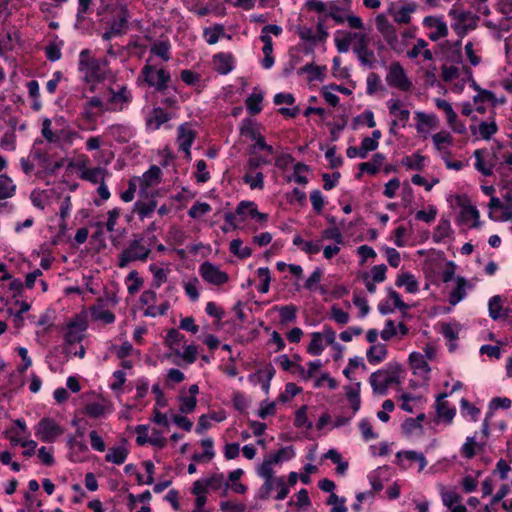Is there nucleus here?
Segmentation results:
<instances>
[{"label": "nucleus", "instance_id": "obj_1", "mask_svg": "<svg viewBox=\"0 0 512 512\" xmlns=\"http://www.w3.org/2000/svg\"><path fill=\"white\" fill-rule=\"evenodd\" d=\"M399 371V365L388 364L386 369L372 373L369 381L373 392L379 395H385L391 384L400 383Z\"/></svg>", "mask_w": 512, "mask_h": 512}, {"label": "nucleus", "instance_id": "obj_2", "mask_svg": "<svg viewBox=\"0 0 512 512\" xmlns=\"http://www.w3.org/2000/svg\"><path fill=\"white\" fill-rule=\"evenodd\" d=\"M143 80L150 86L154 87L155 90L163 95H166L169 89V82L171 76L165 69H156L154 66L145 65L142 68Z\"/></svg>", "mask_w": 512, "mask_h": 512}, {"label": "nucleus", "instance_id": "obj_3", "mask_svg": "<svg viewBox=\"0 0 512 512\" xmlns=\"http://www.w3.org/2000/svg\"><path fill=\"white\" fill-rule=\"evenodd\" d=\"M143 238H135L130 242L128 247L119 254V267L124 268L132 261H145L149 254L150 249L142 245Z\"/></svg>", "mask_w": 512, "mask_h": 512}, {"label": "nucleus", "instance_id": "obj_4", "mask_svg": "<svg viewBox=\"0 0 512 512\" xmlns=\"http://www.w3.org/2000/svg\"><path fill=\"white\" fill-rule=\"evenodd\" d=\"M63 433L61 427L52 418H43L36 427V435L43 442L51 443Z\"/></svg>", "mask_w": 512, "mask_h": 512}, {"label": "nucleus", "instance_id": "obj_5", "mask_svg": "<svg viewBox=\"0 0 512 512\" xmlns=\"http://www.w3.org/2000/svg\"><path fill=\"white\" fill-rule=\"evenodd\" d=\"M199 273L206 282L217 286L223 285L229 280L226 272L221 271L218 266L208 261L200 265Z\"/></svg>", "mask_w": 512, "mask_h": 512}, {"label": "nucleus", "instance_id": "obj_6", "mask_svg": "<svg viewBox=\"0 0 512 512\" xmlns=\"http://www.w3.org/2000/svg\"><path fill=\"white\" fill-rule=\"evenodd\" d=\"M375 23L378 32L382 35L390 48L395 50L398 45L396 28L388 21L384 14L377 15L375 18Z\"/></svg>", "mask_w": 512, "mask_h": 512}, {"label": "nucleus", "instance_id": "obj_7", "mask_svg": "<svg viewBox=\"0 0 512 512\" xmlns=\"http://www.w3.org/2000/svg\"><path fill=\"white\" fill-rule=\"evenodd\" d=\"M386 80L390 86L397 87L402 91H409L412 82L406 77L403 67L399 63L390 66Z\"/></svg>", "mask_w": 512, "mask_h": 512}, {"label": "nucleus", "instance_id": "obj_8", "mask_svg": "<svg viewBox=\"0 0 512 512\" xmlns=\"http://www.w3.org/2000/svg\"><path fill=\"white\" fill-rule=\"evenodd\" d=\"M83 72H85L86 82H102L106 78L107 61L95 58L89 61Z\"/></svg>", "mask_w": 512, "mask_h": 512}, {"label": "nucleus", "instance_id": "obj_9", "mask_svg": "<svg viewBox=\"0 0 512 512\" xmlns=\"http://www.w3.org/2000/svg\"><path fill=\"white\" fill-rule=\"evenodd\" d=\"M177 132V142L179 145V149L184 151L186 157L189 159L191 156L190 147L192 146L196 138V132L189 128L188 124H181L178 127Z\"/></svg>", "mask_w": 512, "mask_h": 512}, {"label": "nucleus", "instance_id": "obj_10", "mask_svg": "<svg viewBox=\"0 0 512 512\" xmlns=\"http://www.w3.org/2000/svg\"><path fill=\"white\" fill-rule=\"evenodd\" d=\"M130 14L125 4H120L117 7L115 18L111 22L112 33L122 35L128 29V19Z\"/></svg>", "mask_w": 512, "mask_h": 512}, {"label": "nucleus", "instance_id": "obj_11", "mask_svg": "<svg viewBox=\"0 0 512 512\" xmlns=\"http://www.w3.org/2000/svg\"><path fill=\"white\" fill-rule=\"evenodd\" d=\"M172 119V114L165 112L161 107H156L146 116V125L152 130H158L162 124Z\"/></svg>", "mask_w": 512, "mask_h": 512}, {"label": "nucleus", "instance_id": "obj_12", "mask_svg": "<svg viewBox=\"0 0 512 512\" xmlns=\"http://www.w3.org/2000/svg\"><path fill=\"white\" fill-rule=\"evenodd\" d=\"M282 33V28L275 24H268L262 28L260 40L263 42V54L273 53V42L270 34L279 36Z\"/></svg>", "mask_w": 512, "mask_h": 512}, {"label": "nucleus", "instance_id": "obj_13", "mask_svg": "<svg viewBox=\"0 0 512 512\" xmlns=\"http://www.w3.org/2000/svg\"><path fill=\"white\" fill-rule=\"evenodd\" d=\"M276 373L275 368L268 364L263 369L257 370L254 374L249 376V379L253 381L257 378L258 382L261 383L263 391L268 394L270 388V381Z\"/></svg>", "mask_w": 512, "mask_h": 512}, {"label": "nucleus", "instance_id": "obj_14", "mask_svg": "<svg viewBox=\"0 0 512 512\" xmlns=\"http://www.w3.org/2000/svg\"><path fill=\"white\" fill-rule=\"evenodd\" d=\"M234 58L230 53H218L213 56L214 69L222 74L226 75L233 70Z\"/></svg>", "mask_w": 512, "mask_h": 512}, {"label": "nucleus", "instance_id": "obj_15", "mask_svg": "<svg viewBox=\"0 0 512 512\" xmlns=\"http://www.w3.org/2000/svg\"><path fill=\"white\" fill-rule=\"evenodd\" d=\"M457 204L462 207L460 212V220L466 222L469 218L474 220L479 219V211L477 208L470 204L469 199L466 196H457Z\"/></svg>", "mask_w": 512, "mask_h": 512}, {"label": "nucleus", "instance_id": "obj_16", "mask_svg": "<svg viewBox=\"0 0 512 512\" xmlns=\"http://www.w3.org/2000/svg\"><path fill=\"white\" fill-rule=\"evenodd\" d=\"M446 396V393L438 395L436 401V411L438 417L443 418L447 423H451L456 411L454 408H450L448 402L444 400Z\"/></svg>", "mask_w": 512, "mask_h": 512}, {"label": "nucleus", "instance_id": "obj_17", "mask_svg": "<svg viewBox=\"0 0 512 512\" xmlns=\"http://www.w3.org/2000/svg\"><path fill=\"white\" fill-rule=\"evenodd\" d=\"M385 160V156L381 153H375L372 156L371 162H363L359 164L360 172L356 175L357 178L361 177L362 172H367L371 175L376 174L379 171V168L382 166Z\"/></svg>", "mask_w": 512, "mask_h": 512}, {"label": "nucleus", "instance_id": "obj_18", "mask_svg": "<svg viewBox=\"0 0 512 512\" xmlns=\"http://www.w3.org/2000/svg\"><path fill=\"white\" fill-rule=\"evenodd\" d=\"M85 329V326L82 322H78L76 319L72 320L68 324V331L65 333V341L69 344H74L76 342H80L82 340V332Z\"/></svg>", "mask_w": 512, "mask_h": 512}, {"label": "nucleus", "instance_id": "obj_19", "mask_svg": "<svg viewBox=\"0 0 512 512\" xmlns=\"http://www.w3.org/2000/svg\"><path fill=\"white\" fill-rule=\"evenodd\" d=\"M243 209H249V216L256 218L261 223H265L268 220V215L259 212L256 204L252 201H241L236 208V214L240 215Z\"/></svg>", "mask_w": 512, "mask_h": 512}, {"label": "nucleus", "instance_id": "obj_20", "mask_svg": "<svg viewBox=\"0 0 512 512\" xmlns=\"http://www.w3.org/2000/svg\"><path fill=\"white\" fill-rule=\"evenodd\" d=\"M389 113L396 117L397 121L402 123L405 127L410 118V111L408 109H401V102L399 100H391L388 102Z\"/></svg>", "mask_w": 512, "mask_h": 512}, {"label": "nucleus", "instance_id": "obj_21", "mask_svg": "<svg viewBox=\"0 0 512 512\" xmlns=\"http://www.w3.org/2000/svg\"><path fill=\"white\" fill-rule=\"evenodd\" d=\"M367 360L370 364H378L387 356V347L385 344L372 345L366 353Z\"/></svg>", "mask_w": 512, "mask_h": 512}, {"label": "nucleus", "instance_id": "obj_22", "mask_svg": "<svg viewBox=\"0 0 512 512\" xmlns=\"http://www.w3.org/2000/svg\"><path fill=\"white\" fill-rule=\"evenodd\" d=\"M160 176H161V169L158 167V166H151L148 171H146L144 174H143V178H142V186H141V194L142 193H145V190L147 187L155 184V183H158L160 181Z\"/></svg>", "mask_w": 512, "mask_h": 512}, {"label": "nucleus", "instance_id": "obj_23", "mask_svg": "<svg viewBox=\"0 0 512 512\" xmlns=\"http://www.w3.org/2000/svg\"><path fill=\"white\" fill-rule=\"evenodd\" d=\"M128 450L124 446L109 448L105 460L110 463L121 465L125 462Z\"/></svg>", "mask_w": 512, "mask_h": 512}, {"label": "nucleus", "instance_id": "obj_24", "mask_svg": "<svg viewBox=\"0 0 512 512\" xmlns=\"http://www.w3.org/2000/svg\"><path fill=\"white\" fill-rule=\"evenodd\" d=\"M201 445L204 447L203 453H194L192 455V460L195 462H203V461H210L214 456V450H213V440L211 438L203 439L201 441Z\"/></svg>", "mask_w": 512, "mask_h": 512}, {"label": "nucleus", "instance_id": "obj_25", "mask_svg": "<svg viewBox=\"0 0 512 512\" xmlns=\"http://www.w3.org/2000/svg\"><path fill=\"white\" fill-rule=\"evenodd\" d=\"M325 71L326 66H316L313 63H307L298 70V74L302 75L304 73H309L312 74V76L309 77V81H313L315 79L322 81L325 76Z\"/></svg>", "mask_w": 512, "mask_h": 512}, {"label": "nucleus", "instance_id": "obj_26", "mask_svg": "<svg viewBox=\"0 0 512 512\" xmlns=\"http://www.w3.org/2000/svg\"><path fill=\"white\" fill-rule=\"evenodd\" d=\"M396 285L398 287L405 286L408 293H416L419 289L418 282L409 272L402 273L397 277Z\"/></svg>", "mask_w": 512, "mask_h": 512}, {"label": "nucleus", "instance_id": "obj_27", "mask_svg": "<svg viewBox=\"0 0 512 512\" xmlns=\"http://www.w3.org/2000/svg\"><path fill=\"white\" fill-rule=\"evenodd\" d=\"M417 5L415 3H408L401 7L399 11L393 13L394 21L399 24H409L411 21L410 14L415 12Z\"/></svg>", "mask_w": 512, "mask_h": 512}, {"label": "nucleus", "instance_id": "obj_28", "mask_svg": "<svg viewBox=\"0 0 512 512\" xmlns=\"http://www.w3.org/2000/svg\"><path fill=\"white\" fill-rule=\"evenodd\" d=\"M485 149H477L474 151V157L476 159L475 168L477 171L482 173L484 176H491L493 173L494 164L490 163V166L484 163Z\"/></svg>", "mask_w": 512, "mask_h": 512}, {"label": "nucleus", "instance_id": "obj_29", "mask_svg": "<svg viewBox=\"0 0 512 512\" xmlns=\"http://www.w3.org/2000/svg\"><path fill=\"white\" fill-rule=\"evenodd\" d=\"M324 350L323 336L320 332H314L311 334V341L307 347V352L314 356H319Z\"/></svg>", "mask_w": 512, "mask_h": 512}, {"label": "nucleus", "instance_id": "obj_30", "mask_svg": "<svg viewBox=\"0 0 512 512\" xmlns=\"http://www.w3.org/2000/svg\"><path fill=\"white\" fill-rule=\"evenodd\" d=\"M295 456L293 446L282 447L275 454L269 455L267 458L274 464H279L282 461H287Z\"/></svg>", "mask_w": 512, "mask_h": 512}, {"label": "nucleus", "instance_id": "obj_31", "mask_svg": "<svg viewBox=\"0 0 512 512\" xmlns=\"http://www.w3.org/2000/svg\"><path fill=\"white\" fill-rule=\"evenodd\" d=\"M16 186L6 174L0 175V199H7L14 195Z\"/></svg>", "mask_w": 512, "mask_h": 512}, {"label": "nucleus", "instance_id": "obj_32", "mask_svg": "<svg viewBox=\"0 0 512 512\" xmlns=\"http://www.w3.org/2000/svg\"><path fill=\"white\" fill-rule=\"evenodd\" d=\"M451 225L450 221L448 219H440L437 227L435 228V232L433 234V240L435 242H441L446 237H448L451 234Z\"/></svg>", "mask_w": 512, "mask_h": 512}, {"label": "nucleus", "instance_id": "obj_33", "mask_svg": "<svg viewBox=\"0 0 512 512\" xmlns=\"http://www.w3.org/2000/svg\"><path fill=\"white\" fill-rule=\"evenodd\" d=\"M410 364L411 366L419 373H429L430 367L426 360L424 359V356L420 353L413 352L409 356Z\"/></svg>", "mask_w": 512, "mask_h": 512}, {"label": "nucleus", "instance_id": "obj_34", "mask_svg": "<svg viewBox=\"0 0 512 512\" xmlns=\"http://www.w3.org/2000/svg\"><path fill=\"white\" fill-rule=\"evenodd\" d=\"M263 101L262 93H252L247 97L245 103L248 112L252 115H256L261 112L262 106L261 102Z\"/></svg>", "mask_w": 512, "mask_h": 512}, {"label": "nucleus", "instance_id": "obj_35", "mask_svg": "<svg viewBox=\"0 0 512 512\" xmlns=\"http://www.w3.org/2000/svg\"><path fill=\"white\" fill-rule=\"evenodd\" d=\"M157 203L151 199L148 202L137 201L134 204V212H137L141 219L149 216L156 208Z\"/></svg>", "mask_w": 512, "mask_h": 512}, {"label": "nucleus", "instance_id": "obj_36", "mask_svg": "<svg viewBox=\"0 0 512 512\" xmlns=\"http://www.w3.org/2000/svg\"><path fill=\"white\" fill-rule=\"evenodd\" d=\"M425 157L416 153L412 156H406L402 159V164L411 170L421 171L424 167Z\"/></svg>", "mask_w": 512, "mask_h": 512}, {"label": "nucleus", "instance_id": "obj_37", "mask_svg": "<svg viewBox=\"0 0 512 512\" xmlns=\"http://www.w3.org/2000/svg\"><path fill=\"white\" fill-rule=\"evenodd\" d=\"M465 285H466V280L461 277L458 278L456 287L450 293L449 303L451 305H456L465 297V295H466Z\"/></svg>", "mask_w": 512, "mask_h": 512}, {"label": "nucleus", "instance_id": "obj_38", "mask_svg": "<svg viewBox=\"0 0 512 512\" xmlns=\"http://www.w3.org/2000/svg\"><path fill=\"white\" fill-rule=\"evenodd\" d=\"M230 251L241 259H246L252 254L250 247H242V241L240 239H234L230 242Z\"/></svg>", "mask_w": 512, "mask_h": 512}, {"label": "nucleus", "instance_id": "obj_39", "mask_svg": "<svg viewBox=\"0 0 512 512\" xmlns=\"http://www.w3.org/2000/svg\"><path fill=\"white\" fill-rule=\"evenodd\" d=\"M435 103L437 108L445 112L448 124H453L454 122H456L458 116L453 110L452 105L448 101L437 98Z\"/></svg>", "mask_w": 512, "mask_h": 512}, {"label": "nucleus", "instance_id": "obj_40", "mask_svg": "<svg viewBox=\"0 0 512 512\" xmlns=\"http://www.w3.org/2000/svg\"><path fill=\"white\" fill-rule=\"evenodd\" d=\"M357 388H353L350 386H347L346 389V397L348 401L351 403V407L354 412H357L360 408V393H359V386L360 383L356 384Z\"/></svg>", "mask_w": 512, "mask_h": 512}, {"label": "nucleus", "instance_id": "obj_41", "mask_svg": "<svg viewBox=\"0 0 512 512\" xmlns=\"http://www.w3.org/2000/svg\"><path fill=\"white\" fill-rule=\"evenodd\" d=\"M297 308L294 305H286L279 308L280 322L287 324L296 320Z\"/></svg>", "mask_w": 512, "mask_h": 512}, {"label": "nucleus", "instance_id": "obj_42", "mask_svg": "<svg viewBox=\"0 0 512 512\" xmlns=\"http://www.w3.org/2000/svg\"><path fill=\"white\" fill-rule=\"evenodd\" d=\"M129 281H132V284H130L127 288L130 295L136 294L144 283L143 279L139 277V274L136 270L131 271L126 277V282Z\"/></svg>", "mask_w": 512, "mask_h": 512}, {"label": "nucleus", "instance_id": "obj_43", "mask_svg": "<svg viewBox=\"0 0 512 512\" xmlns=\"http://www.w3.org/2000/svg\"><path fill=\"white\" fill-rule=\"evenodd\" d=\"M489 316L493 320H497L501 317V310H502V298L499 295H495L490 298L489 303Z\"/></svg>", "mask_w": 512, "mask_h": 512}, {"label": "nucleus", "instance_id": "obj_44", "mask_svg": "<svg viewBox=\"0 0 512 512\" xmlns=\"http://www.w3.org/2000/svg\"><path fill=\"white\" fill-rule=\"evenodd\" d=\"M179 401L181 402L179 411L183 414L192 413L195 410L196 405H197L196 397H192V396L180 395Z\"/></svg>", "mask_w": 512, "mask_h": 512}, {"label": "nucleus", "instance_id": "obj_45", "mask_svg": "<svg viewBox=\"0 0 512 512\" xmlns=\"http://www.w3.org/2000/svg\"><path fill=\"white\" fill-rule=\"evenodd\" d=\"M307 406L304 405L300 407L295 415L294 425L298 428L305 427L307 429H312L313 424L311 421L307 419Z\"/></svg>", "mask_w": 512, "mask_h": 512}, {"label": "nucleus", "instance_id": "obj_46", "mask_svg": "<svg viewBox=\"0 0 512 512\" xmlns=\"http://www.w3.org/2000/svg\"><path fill=\"white\" fill-rule=\"evenodd\" d=\"M243 181L249 184L251 189H262L264 187V175L262 172H257L254 176L246 173Z\"/></svg>", "mask_w": 512, "mask_h": 512}, {"label": "nucleus", "instance_id": "obj_47", "mask_svg": "<svg viewBox=\"0 0 512 512\" xmlns=\"http://www.w3.org/2000/svg\"><path fill=\"white\" fill-rule=\"evenodd\" d=\"M258 277L261 278L262 283L258 287L259 292L267 293L270 288V270L268 267H260L257 270Z\"/></svg>", "mask_w": 512, "mask_h": 512}, {"label": "nucleus", "instance_id": "obj_48", "mask_svg": "<svg viewBox=\"0 0 512 512\" xmlns=\"http://www.w3.org/2000/svg\"><path fill=\"white\" fill-rule=\"evenodd\" d=\"M497 130L498 127L494 121L490 123L482 121L478 128L481 137L485 140H489L497 132Z\"/></svg>", "mask_w": 512, "mask_h": 512}, {"label": "nucleus", "instance_id": "obj_49", "mask_svg": "<svg viewBox=\"0 0 512 512\" xmlns=\"http://www.w3.org/2000/svg\"><path fill=\"white\" fill-rule=\"evenodd\" d=\"M169 50H170V44L165 41L157 42L151 48V52L153 54H155L156 56L161 57L164 61H168L170 58Z\"/></svg>", "mask_w": 512, "mask_h": 512}, {"label": "nucleus", "instance_id": "obj_50", "mask_svg": "<svg viewBox=\"0 0 512 512\" xmlns=\"http://www.w3.org/2000/svg\"><path fill=\"white\" fill-rule=\"evenodd\" d=\"M302 391L300 387H298L295 383H287L285 385V392L279 395V401L285 403L290 400L291 397L296 396Z\"/></svg>", "mask_w": 512, "mask_h": 512}, {"label": "nucleus", "instance_id": "obj_51", "mask_svg": "<svg viewBox=\"0 0 512 512\" xmlns=\"http://www.w3.org/2000/svg\"><path fill=\"white\" fill-rule=\"evenodd\" d=\"M210 210L211 207L208 203L197 202L189 209L188 215L191 218H199L200 216L208 213Z\"/></svg>", "mask_w": 512, "mask_h": 512}, {"label": "nucleus", "instance_id": "obj_52", "mask_svg": "<svg viewBox=\"0 0 512 512\" xmlns=\"http://www.w3.org/2000/svg\"><path fill=\"white\" fill-rule=\"evenodd\" d=\"M425 419V414L421 413L416 418H407L402 427L407 433H412L415 429L421 428V422Z\"/></svg>", "mask_w": 512, "mask_h": 512}, {"label": "nucleus", "instance_id": "obj_53", "mask_svg": "<svg viewBox=\"0 0 512 512\" xmlns=\"http://www.w3.org/2000/svg\"><path fill=\"white\" fill-rule=\"evenodd\" d=\"M359 428L365 441L378 438V435L373 431L372 425L368 419H362L359 423Z\"/></svg>", "mask_w": 512, "mask_h": 512}, {"label": "nucleus", "instance_id": "obj_54", "mask_svg": "<svg viewBox=\"0 0 512 512\" xmlns=\"http://www.w3.org/2000/svg\"><path fill=\"white\" fill-rule=\"evenodd\" d=\"M204 34L209 44H215L218 42L220 35H224V27L222 25H216L212 29H206Z\"/></svg>", "mask_w": 512, "mask_h": 512}, {"label": "nucleus", "instance_id": "obj_55", "mask_svg": "<svg viewBox=\"0 0 512 512\" xmlns=\"http://www.w3.org/2000/svg\"><path fill=\"white\" fill-rule=\"evenodd\" d=\"M150 270L153 272V286L156 288H159L167 281V272L164 269L150 265Z\"/></svg>", "mask_w": 512, "mask_h": 512}, {"label": "nucleus", "instance_id": "obj_56", "mask_svg": "<svg viewBox=\"0 0 512 512\" xmlns=\"http://www.w3.org/2000/svg\"><path fill=\"white\" fill-rule=\"evenodd\" d=\"M272 463L268 458L264 459L262 464L259 466L257 473L258 475L263 478L264 480L273 479L274 477V471L272 469Z\"/></svg>", "mask_w": 512, "mask_h": 512}, {"label": "nucleus", "instance_id": "obj_57", "mask_svg": "<svg viewBox=\"0 0 512 512\" xmlns=\"http://www.w3.org/2000/svg\"><path fill=\"white\" fill-rule=\"evenodd\" d=\"M331 319H333L336 323L344 325L348 323L349 321V314L342 309H340L337 306H332L331 313H330Z\"/></svg>", "mask_w": 512, "mask_h": 512}, {"label": "nucleus", "instance_id": "obj_58", "mask_svg": "<svg viewBox=\"0 0 512 512\" xmlns=\"http://www.w3.org/2000/svg\"><path fill=\"white\" fill-rule=\"evenodd\" d=\"M310 201L313 209L317 214H320L324 208V198L319 190H314L310 194Z\"/></svg>", "mask_w": 512, "mask_h": 512}, {"label": "nucleus", "instance_id": "obj_59", "mask_svg": "<svg viewBox=\"0 0 512 512\" xmlns=\"http://www.w3.org/2000/svg\"><path fill=\"white\" fill-rule=\"evenodd\" d=\"M175 354L180 355L187 363L192 364L197 358V347L195 345H188L185 347L182 354L179 350H176Z\"/></svg>", "mask_w": 512, "mask_h": 512}, {"label": "nucleus", "instance_id": "obj_60", "mask_svg": "<svg viewBox=\"0 0 512 512\" xmlns=\"http://www.w3.org/2000/svg\"><path fill=\"white\" fill-rule=\"evenodd\" d=\"M240 133L243 136L251 139L255 138L259 133L253 128V121L250 118H246L242 121L240 126Z\"/></svg>", "mask_w": 512, "mask_h": 512}, {"label": "nucleus", "instance_id": "obj_61", "mask_svg": "<svg viewBox=\"0 0 512 512\" xmlns=\"http://www.w3.org/2000/svg\"><path fill=\"white\" fill-rule=\"evenodd\" d=\"M352 41L351 32L345 33L343 38H335V45L339 53H346L349 51L350 44Z\"/></svg>", "mask_w": 512, "mask_h": 512}, {"label": "nucleus", "instance_id": "obj_62", "mask_svg": "<svg viewBox=\"0 0 512 512\" xmlns=\"http://www.w3.org/2000/svg\"><path fill=\"white\" fill-rule=\"evenodd\" d=\"M185 336L181 334L177 329L172 328L168 331L165 343L172 348L173 345H177L184 341Z\"/></svg>", "mask_w": 512, "mask_h": 512}, {"label": "nucleus", "instance_id": "obj_63", "mask_svg": "<svg viewBox=\"0 0 512 512\" xmlns=\"http://www.w3.org/2000/svg\"><path fill=\"white\" fill-rule=\"evenodd\" d=\"M360 63L363 65V66H367L369 68H372L374 67L375 63H376V57H375V54L372 50H370L369 48L366 49V51H363L360 55L357 56Z\"/></svg>", "mask_w": 512, "mask_h": 512}, {"label": "nucleus", "instance_id": "obj_64", "mask_svg": "<svg viewBox=\"0 0 512 512\" xmlns=\"http://www.w3.org/2000/svg\"><path fill=\"white\" fill-rule=\"evenodd\" d=\"M220 509L222 512H244L245 505L237 504L231 501H221Z\"/></svg>", "mask_w": 512, "mask_h": 512}]
</instances>
